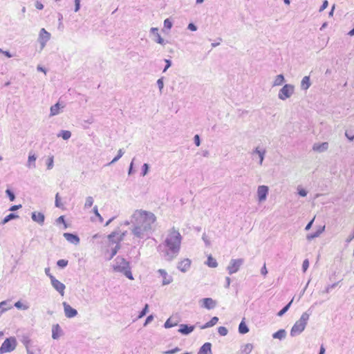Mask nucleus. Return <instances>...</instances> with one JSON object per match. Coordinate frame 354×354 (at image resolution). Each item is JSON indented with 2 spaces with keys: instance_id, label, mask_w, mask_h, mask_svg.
I'll return each instance as SVG.
<instances>
[{
  "instance_id": "nucleus-1",
  "label": "nucleus",
  "mask_w": 354,
  "mask_h": 354,
  "mask_svg": "<svg viewBox=\"0 0 354 354\" xmlns=\"http://www.w3.org/2000/svg\"><path fill=\"white\" fill-rule=\"evenodd\" d=\"M156 216L151 212L137 209L131 217V232L135 239H145L149 237L156 222Z\"/></svg>"
},
{
  "instance_id": "nucleus-2",
  "label": "nucleus",
  "mask_w": 354,
  "mask_h": 354,
  "mask_svg": "<svg viewBox=\"0 0 354 354\" xmlns=\"http://www.w3.org/2000/svg\"><path fill=\"white\" fill-rule=\"evenodd\" d=\"M182 236L180 232L172 228L165 239L162 245L165 247L164 257L168 261H172L180 252Z\"/></svg>"
},
{
  "instance_id": "nucleus-3",
  "label": "nucleus",
  "mask_w": 354,
  "mask_h": 354,
  "mask_svg": "<svg viewBox=\"0 0 354 354\" xmlns=\"http://www.w3.org/2000/svg\"><path fill=\"white\" fill-rule=\"evenodd\" d=\"M113 266L115 272L122 273L129 279L133 280V277L131 271L130 263L124 258L118 256L114 261Z\"/></svg>"
},
{
  "instance_id": "nucleus-4",
  "label": "nucleus",
  "mask_w": 354,
  "mask_h": 354,
  "mask_svg": "<svg viewBox=\"0 0 354 354\" xmlns=\"http://www.w3.org/2000/svg\"><path fill=\"white\" fill-rule=\"evenodd\" d=\"M311 314L312 311L310 310V308L303 313L300 319L295 323L291 328L290 335L292 337H295L301 334L304 330Z\"/></svg>"
},
{
  "instance_id": "nucleus-5",
  "label": "nucleus",
  "mask_w": 354,
  "mask_h": 354,
  "mask_svg": "<svg viewBox=\"0 0 354 354\" xmlns=\"http://www.w3.org/2000/svg\"><path fill=\"white\" fill-rule=\"evenodd\" d=\"M17 345V339L15 337L6 338L0 347V354L10 353L14 351Z\"/></svg>"
},
{
  "instance_id": "nucleus-6",
  "label": "nucleus",
  "mask_w": 354,
  "mask_h": 354,
  "mask_svg": "<svg viewBox=\"0 0 354 354\" xmlns=\"http://www.w3.org/2000/svg\"><path fill=\"white\" fill-rule=\"evenodd\" d=\"M295 92V86L290 84H285L279 91L278 97L281 100L290 98Z\"/></svg>"
},
{
  "instance_id": "nucleus-7",
  "label": "nucleus",
  "mask_w": 354,
  "mask_h": 354,
  "mask_svg": "<svg viewBox=\"0 0 354 354\" xmlns=\"http://www.w3.org/2000/svg\"><path fill=\"white\" fill-rule=\"evenodd\" d=\"M244 262L243 259H231L228 266L227 267V270L230 274H232L239 271L240 267L243 265Z\"/></svg>"
},
{
  "instance_id": "nucleus-8",
  "label": "nucleus",
  "mask_w": 354,
  "mask_h": 354,
  "mask_svg": "<svg viewBox=\"0 0 354 354\" xmlns=\"http://www.w3.org/2000/svg\"><path fill=\"white\" fill-rule=\"evenodd\" d=\"M50 38V34L45 30V28H41L39 31L38 41L41 45V49L44 48L47 43V41Z\"/></svg>"
},
{
  "instance_id": "nucleus-9",
  "label": "nucleus",
  "mask_w": 354,
  "mask_h": 354,
  "mask_svg": "<svg viewBox=\"0 0 354 354\" xmlns=\"http://www.w3.org/2000/svg\"><path fill=\"white\" fill-rule=\"evenodd\" d=\"M50 282L53 287L62 295H64L65 285L57 280L54 276H50Z\"/></svg>"
},
{
  "instance_id": "nucleus-10",
  "label": "nucleus",
  "mask_w": 354,
  "mask_h": 354,
  "mask_svg": "<svg viewBox=\"0 0 354 354\" xmlns=\"http://www.w3.org/2000/svg\"><path fill=\"white\" fill-rule=\"evenodd\" d=\"M64 311L67 318H73L77 315V310L71 307L67 302H63Z\"/></svg>"
},
{
  "instance_id": "nucleus-11",
  "label": "nucleus",
  "mask_w": 354,
  "mask_h": 354,
  "mask_svg": "<svg viewBox=\"0 0 354 354\" xmlns=\"http://www.w3.org/2000/svg\"><path fill=\"white\" fill-rule=\"evenodd\" d=\"M268 194V187L266 185H261L257 189V196L259 202L265 201Z\"/></svg>"
},
{
  "instance_id": "nucleus-12",
  "label": "nucleus",
  "mask_w": 354,
  "mask_h": 354,
  "mask_svg": "<svg viewBox=\"0 0 354 354\" xmlns=\"http://www.w3.org/2000/svg\"><path fill=\"white\" fill-rule=\"evenodd\" d=\"M201 302H202L201 306L208 310L213 309L216 306V301L210 297L204 298L201 300Z\"/></svg>"
},
{
  "instance_id": "nucleus-13",
  "label": "nucleus",
  "mask_w": 354,
  "mask_h": 354,
  "mask_svg": "<svg viewBox=\"0 0 354 354\" xmlns=\"http://www.w3.org/2000/svg\"><path fill=\"white\" fill-rule=\"evenodd\" d=\"M63 236L71 243H73L75 245L80 243V239L76 234L65 232L64 233Z\"/></svg>"
},
{
  "instance_id": "nucleus-14",
  "label": "nucleus",
  "mask_w": 354,
  "mask_h": 354,
  "mask_svg": "<svg viewBox=\"0 0 354 354\" xmlns=\"http://www.w3.org/2000/svg\"><path fill=\"white\" fill-rule=\"evenodd\" d=\"M64 335V332L58 324H53L52 326V338L58 339Z\"/></svg>"
},
{
  "instance_id": "nucleus-15",
  "label": "nucleus",
  "mask_w": 354,
  "mask_h": 354,
  "mask_svg": "<svg viewBox=\"0 0 354 354\" xmlns=\"http://www.w3.org/2000/svg\"><path fill=\"white\" fill-rule=\"evenodd\" d=\"M31 218L35 222L39 223L41 225H44V223L45 216L44 214L41 212H32Z\"/></svg>"
},
{
  "instance_id": "nucleus-16",
  "label": "nucleus",
  "mask_w": 354,
  "mask_h": 354,
  "mask_svg": "<svg viewBox=\"0 0 354 354\" xmlns=\"http://www.w3.org/2000/svg\"><path fill=\"white\" fill-rule=\"evenodd\" d=\"M195 328L194 326L182 324L180 325L178 332L183 335H187L190 334Z\"/></svg>"
},
{
  "instance_id": "nucleus-17",
  "label": "nucleus",
  "mask_w": 354,
  "mask_h": 354,
  "mask_svg": "<svg viewBox=\"0 0 354 354\" xmlns=\"http://www.w3.org/2000/svg\"><path fill=\"white\" fill-rule=\"evenodd\" d=\"M266 153V150L265 149H259V147H257L254 150H253V151L252 152V156L257 155L259 158V164L260 165H262L263 161L265 158Z\"/></svg>"
},
{
  "instance_id": "nucleus-18",
  "label": "nucleus",
  "mask_w": 354,
  "mask_h": 354,
  "mask_svg": "<svg viewBox=\"0 0 354 354\" xmlns=\"http://www.w3.org/2000/svg\"><path fill=\"white\" fill-rule=\"evenodd\" d=\"M190 266L191 261L189 259H185L178 263L177 268L181 272H185L189 269Z\"/></svg>"
},
{
  "instance_id": "nucleus-19",
  "label": "nucleus",
  "mask_w": 354,
  "mask_h": 354,
  "mask_svg": "<svg viewBox=\"0 0 354 354\" xmlns=\"http://www.w3.org/2000/svg\"><path fill=\"white\" fill-rule=\"evenodd\" d=\"M150 32L154 35L155 38H154V41L158 43V44H160L161 45H165V41L161 37V36L160 35V34L158 33V28H151L150 29Z\"/></svg>"
},
{
  "instance_id": "nucleus-20",
  "label": "nucleus",
  "mask_w": 354,
  "mask_h": 354,
  "mask_svg": "<svg viewBox=\"0 0 354 354\" xmlns=\"http://www.w3.org/2000/svg\"><path fill=\"white\" fill-rule=\"evenodd\" d=\"M197 354H212V344L210 342L205 343L199 349Z\"/></svg>"
},
{
  "instance_id": "nucleus-21",
  "label": "nucleus",
  "mask_w": 354,
  "mask_h": 354,
  "mask_svg": "<svg viewBox=\"0 0 354 354\" xmlns=\"http://www.w3.org/2000/svg\"><path fill=\"white\" fill-rule=\"evenodd\" d=\"M328 148V143L326 142H322L321 144H315L313 145V150L318 152H324L326 151Z\"/></svg>"
},
{
  "instance_id": "nucleus-22",
  "label": "nucleus",
  "mask_w": 354,
  "mask_h": 354,
  "mask_svg": "<svg viewBox=\"0 0 354 354\" xmlns=\"http://www.w3.org/2000/svg\"><path fill=\"white\" fill-rule=\"evenodd\" d=\"M158 272L162 277V285H168L172 281V279L171 277H168L167 272L165 270L160 269Z\"/></svg>"
},
{
  "instance_id": "nucleus-23",
  "label": "nucleus",
  "mask_w": 354,
  "mask_h": 354,
  "mask_svg": "<svg viewBox=\"0 0 354 354\" xmlns=\"http://www.w3.org/2000/svg\"><path fill=\"white\" fill-rule=\"evenodd\" d=\"M311 85L310 80L309 76H305L303 77L301 82V89L303 91L308 90Z\"/></svg>"
},
{
  "instance_id": "nucleus-24",
  "label": "nucleus",
  "mask_w": 354,
  "mask_h": 354,
  "mask_svg": "<svg viewBox=\"0 0 354 354\" xmlns=\"http://www.w3.org/2000/svg\"><path fill=\"white\" fill-rule=\"evenodd\" d=\"M324 230H325L324 225L322 227H319V228L318 230H317V231L315 232L308 234L306 236V239L308 241H311V240L314 239L315 238L319 236L320 234L324 231Z\"/></svg>"
},
{
  "instance_id": "nucleus-25",
  "label": "nucleus",
  "mask_w": 354,
  "mask_h": 354,
  "mask_svg": "<svg viewBox=\"0 0 354 354\" xmlns=\"http://www.w3.org/2000/svg\"><path fill=\"white\" fill-rule=\"evenodd\" d=\"M286 336V331L285 329H280L272 334L274 339H283Z\"/></svg>"
},
{
  "instance_id": "nucleus-26",
  "label": "nucleus",
  "mask_w": 354,
  "mask_h": 354,
  "mask_svg": "<svg viewBox=\"0 0 354 354\" xmlns=\"http://www.w3.org/2000/svg\"><path fill=\"white\" fill-rule=\"evenodd\" d=\"M119 234V232L118 231H115V232H113L112 233H111L109 236H108V239L109 241V242L112 243H116L117 244H120V241H118V236L117 235Z\"/></svg>"
},
{
  "instance_id": "nucleus-27",
  "label": "nucleus",
  "mask_w": 354,
  "mask_h": 354,
  "mask_svg": "<svg viewBox=\"0 0 354 354\" xmlns=\"http://www.w3.org/2000/svg\"><path fill=\"white\" fill-rule=\"evenodd\" d=\"M249 332V328L245 324L244 319L241 322L239 326V333L241 334H246Z\"/></svg>"
},
{
  "instance_id": "nucleus-28",
  "label": "nucleus",
  "mask_w": 354,
  "mask_h": 354,
  "mask_svg": "<svg viewBox=\"0 0 354 354\" xmlns=\"http://www.w3.org/2000/svg\"><path fill=\"white\" fill-rule=\"evenodd\" d=\"M37 159V156L35 154H31L30 153L28 156V165L27 166L30 168H35V160Z\"/></svg>"
},
{
  "instance_id": "nucleus-29",
  "label": "nucleus",
  "mask_w": 354,
  "mask_h": 354,
  "mask_svg": "<svg viewBox=\"0 0 354 354\" xmlns=\"http://www.w3.org/2000/svg\"><path fill=\"white\" fill-rule=\"evenodd\" d=\"M253 349V345L252 344H246L243 346L241 347V354H250Z\"/></svg>"
},
{
  "instance_id": "nucleus-30",
  "label": "nucleus",
  "mask_w": 354,
  "mask_h": 354,
  "mask_svg": "<svg viewBox=\"0 0 354 354\" xmlns=\"http://www.w3.org/2000/svg\"><path fill=\"white\" fill-rule=\"evenodd\" d=\"M57 137H62L64 140H67L71 137V132L67 130H62L57 134Z\"/></svg>"
},
{
  "instance_id": "nucleus-31",
  "label": "nucleus",
  "mask_w": 354,
  "mask_h": 354,
  "mask_svg": "<svg viewBox=\"0 0 354 354\" xmlns=\"http://www.w3.org/2000/svg\"><path fill=\"white\" fill-rule=\"evenodd\" d=\"M19 216L15 213H10L8 215H7L1 222V225H5L8 222H9L11 220H13L15 218H18Z\"/></svg>"
},
{
  "instance_id": "nucleus-32",
  "label": "nucleus",
  "mask_w": 354,
  "mask_h": 354,
  "mask_svg": "<svg viewBox=\"0 0 354 354\" xmlns=\"http://www.w3.org/2000/svg\"><path fill=\"white\" fill-rule=\"evenodd\" d=\"M285 82V78L283 75L279 74L276 76L275 80L273 83V86H280L283 84V83Z\"/></svg>"
},
{
  "instance_id": "nucleus-33",
  "label": "nucleus",
  "mask_w": 354,
  "mask_h": 354,
  "mask_svg": "<svg viewBox=\"0 0 354 354\" xmlns=\"http://www.w3.org/2000/svg\"><path fill=\"white\" fill-rule=\"evenodd\" d=\"M292 301L293 299L289 303H288L284 307H283V308L277 313V316L282 317L290 308Z\"/></svg>"
},
{
  "instance_id": "nucleus-34",
  "label": "nucleus",
  "mask_w": 354,
  "mask_h": 354,
  "mask_svg": "<svg viewBox=\"0 0 354 354\" xmlns=\"http://www.w3.org/2000/svg\"><path fill=\"white\" fill-rule=\"evenodd\" d=\"M207 265L210 268H216L218 266L216 260L211 255L207 257Z\"/></svg>"
},
{
  "instance_id": "nucleus-35",
  "label": "nucleus",
  "mask_w": 354,
  "mask_h": 354,
  "mask_svg": "<svg viewBox=\"0 0 354 354\" xmlns=\"http://www.w3.org/2000/svg\"><path fill=\"white\" fill-rule=\"evenodd\" d=\"M60 108V104L59 102L56 103L53 106L50 107V115H56L59 113V110Z\"/></svg>"
},
{
  "instance_id": "nucleus-36",
  "label": "nucleus",
  "mask_w": 354,
  "mask_h": 354,
  "mask_svg": "<svg viewBox=\"0 0 354 354\" xmlns=\"http://www.w3.org/2000/svg\"><path fill=\"white\" fill-rule=\"evenodd\" d=\"M124 153V151L122 149H120L118 151V155L109 163V165H112L116 162Z\"/></svg>"
},
{
  "instance_id": "nucleus-37",
  "label": "nucleus",
  "mask_w": 354,
  "mask_h": 354,
  "mask_svg": "<svg viewBox=\"0 0 354 354\" xmlns=\"http://www.w3.org/2000/svg\"><path fill=\"white\" fill-rule=\"evenodd\" d=\"M11 308L12 306L8 301H3L0 303V308H2L5 312Z\"/></svg>"
},
{
  "instance_id": "nucleus-38",
  "label": "nucleus",
  "mask_w": 354,
  "mask_h": 354,
  "mask_svg": "<svg viewBox=\"0 0 354 354\" xmlns=\"http://www.w3.org/2000/svg\"><path fill=\"white\" fill-rule=\"evenodd\" d=\"M148 312H149V305L147 304H146L145 305L144 308H142V310L140 312L138 318L140 319V318L145 317Z\"/></svg>"
},
{
  "instance_id": "nucleus-39",
  "label": "nucleus",
  "mask_w": 354,
  "mask_h": 354,
  "mask_svg": "<svg viewBox=\"0 0 354 354\" xmlns=\"http://www.w3.org/2000/svg\"><path fill=\"white\" fill-rule=\"evenodd\" d=\"M149 171V165L147 163H144L142 167V171L140 173V175L142 176H145Z\"/></svg>"
},
{
  "instance_id": "nucleus-40",
  "label": "nucleus",
  "mask_w": 354,
  "mask_h": 354,
  "mask_svg": "<svg viewBox=\"0 0 354 354\" xmlns=\"http://www.w3.org/2000/svg\"><path fill=\"white\" fill-rule=\"evenodd\" d=\"M93 204V198L92 196H88L86 198V202L84 204V208L88 209L91 207Z\"/></svg>"
},
{
  "instance_id": "nucleus-41",
  "label": "nucleus",
  "mask_w": 354,
  "mask_h": 354,
  "mask_svg": "<svg viewBox=\"0 0 354 354\" xmlns=\"http://www.w3.org/2000/svg\"><path fill=\"white\" fill-rule=\"evenodd\" d=\"M68 263V260L59 259L57 261V266L60 268H64Z\"/></svg>"
},
{
  "instance_id": "nucleus-42",
  "label": "nucleus",
  "mask_w": 354,
  "mask_h": 354,
  "mask_svg": "<svg viewBox=\"0 0 354 354\" xmlns=\"http://www.w3.org/2000/svg\"><path fill=\"white\" fill-rule=\"evenodd\" d=\"M6 194L8 196V197L9 198L10 201H14L15 200V198H16L15 194L11 189H7L6 190Z\"/></svg>"
},
{
  "instance_id": "nucleus-43",
  "label": "nucleus",
  "mask_w": 354,
  "mask_h": 354,
  "mask_svg": "<svg viewBox=\"0 0 354 354\" xmlns=\"http://www.w3.org/2000/svg\"><path fill=\"white\" fill-rule=\"evenodd\" d=\"M60 201H61V199L59 197V193H57L55 195V207H59V208L63 207V204L61 203Z\"/></svg>"
},
{
  "instance_id": "nucleus-44",
  "label": "nucleus",
  "mask_w": 354,
  "mask_h": 354,
  "mask_svg": "<svg viewBox=\"0 0 354 354\" xmlns=\"http://www.w3.org/2000/svg\"><path fill=\"white\" fill-rule=\"evenodd\" d=\"M21 342L25 346L26 348H29V345L31 343V339L28 337L24 336Z\"/></svg>"
},
{
  "instance_id": "nucleus-45",
  "label": "nucleus",
  "mask_w": 354,
  "mask_h": 354,
  "mask_svg": "<svg viewBox=\"0 0 354 354\" xmlns=\"http://www.w3.org/2000/svg\"><path fill=\"white\" fill-rule=\"evenodd\" d=\"M173 26V22L169 18L164 21V28L170 30Z\"/></svg>"
},
{
  "instance_id": "nucleus-46",
  "label": "nucleus",
  "mask_w": 354,
  "mask_h": 354,
  "mask_svg": "<svg viewBox=\"0 0 354 354\" xmlns=\"http://www.w3.org/2000/svg\"><path fill=\"white\" fill-rule=\"evenodd\" d=\"M177 325L176 322H172L171 318H169L165 323L164 326L166 328H171Z\"/></svg>"
},
{
  "instance_id": "nucleus-47",
  "label": "nucleus",
  "mask_w": 354,
  "mask_h": 354,
  "mask_svg": "<svg viewBox=\"0 0 354 354\" xmlns=\"http://www.w3.org/2000/svg\"><path fill=\"white\" fill-rule=\"evenodd\" d=\"M345 136L351 141L354 140V131L351 130H346Z\"/></svg>"
},
{
  "instance_id": "nucleus-48",
  "label": "nucleus",
  "mask_w": 354,
  "mask_h": 354,
  "mask_svg": "<svg viewBox=\"0 0 354 354\" xmlns=\"http://www.w3.org/2000/svg\"><path fill=\"white\" fill-rule=\"evenodd\" d=\"M218 333L221 336H225L227 335L228 330L225 326H220L218 328Z\"/></svg>"
},
{
  "instance_id": "nucleus-49",
  "label": "nucleus",
  "mask_w": 354,
  "mask_h": 354,
  "mask_svg": "<svg viewBox=\"0 0 354 354\" xmlns=\"http://www.w3.org/2000/svg\"><path fill=\"white\" fill-rule=\"evenodd\" d=\"M120 248V244H117L113 248H112L111 250V256L109 257V259H111L118 252V251L119 250V249Z\"/></svg>"
},
{
  "instance_id": "nucleus-50",
  "label": "nucleus",
  "mask_w": 354,
  "mask_h": 354,
  "mask_svg": "<svg viewBox=\"0 0 354 354\" xmlns=\"http://www.w3.org/2000/svg\"><path fill=\"white\" fill-rule=\"evenodd\" d=\"M17 309L26 310L28 306L24 305L20 301H17L14 305Z\"/></svg>"
},
{
  "instance_id": "nucleus-51",
  "label": "nucleus",
  "mask_w": 354,
  "mask_h": 354,
  "mask_svg": "<svg viewBox=\"0 0 354 354\" xmlns=\"http://www.w3.org/2000/svg\"><path fill=\"white\" fill-rule=\"evenodd\" d=\"M338 283H339V282H336V283H333L331 285H328L326 288V289L324 291V292L327 293V294L329 293L332 289L335 288L338 285Z\"/></svg>"
},
{
  "instance_id": "nucleus-52",
  "label": "nucleus",
  "mask_w": 354,
  "mask_h": 354,
  "mask_svg": "<svg viewBox=\"0 0 354 354\" xmlns=\"http://www.w3.org/2000/svg\"><path fill=\"white\" fill-rule=\"evenodd\" d=\"M180 351V348L176 347L173 349L163 351L162 353L163 354H175V353L179 352Z\"/></svg>"
},
{
  "instance_id": "nucleus-53",
  "label": "nucleus",
  "mask_w": 354,
  "mask_h": 354,
  "mask_svg": "<svg viewBox=\"0 0 354 354\" xmlns=\"http://www.w3.org/2000/svg\"><path fill=\"white\" fill-rule=\"evenodd\" d=\"M93 213L99 218L100 222L102 223L104 219H103L102 216L100 214L97 206H95L93 207Z\"/></svg>"
},
{
  "instance_id": "nucleus-54",
  "label": "nucleus",
  "mask_w": 354,
  "mask_h": 354,
  "mask_svg": "<svg viewBox=\"0 0 354 354\" xmlns=\"http://www.w3.org/2000/svg\"><path fill=\"white\" fill-rule=\"evenodd\" d=\"M163 79L164 77H162L160 78H159L158 80H157V85L159 88V90L160 91V93H162V90L164 87V82H163Z\"/></svg>"
},
{
  "instance_id": "nucleus-55",
  "label": "nucleus",
  "mask_w": 354,
  "mask_h": 354,
  "mask_svg": "<svg viewBox=\"0 0 354 354\" xmlns=\"http://www.w3.org/2000/svg\"><path fill=\"white\" fill-rule=\"evenodd\" d=\"M164 61H165L166 65H165V68H163L162 72L165 73L167 71V69L171 66L172 62L170 59H165Z\"/></svg>"
},
{
  "instance_id": "nucleus-56",
  "label": "nucleus",
  "mask_w": 354,
  "mask_h": 354,
  "mask_svg": "<svg viewBox=\"0 0 354 354\" xmlns=\"http://www.w3.org/2000/svg\"><path fill=\"white\" fill-rule=\"evenodd\" d=\"M134 160H135V158H133V160H131V162L130 163L129 167L128 174L129 176L132 175L135 172V170L133 169Z\"/></svg>"
},
{
  "instance_id": "nucleus-57",
  "label": "nucleus",
  "mask_w": 354,
  "mask_h": 354,
  "mask_svg": "<svg viewBox=\"0 0 354 354\" xmlns=\"http://www.w3.org/2000/svg\"><path fill=\"white\" fill-rule=\"evenodd\" d=\"M56 222L57 223H63L64 225V228H67L68 226L65 221L64 216H60L59 218H57Z\"/></svg>"
},
{
  "instance_id": "nucleus-58",
  "label": "nucleus",
  "mask_w": 354,
  "mask_h": 354,
  "mask_svg": "<svg viewBox=\"0 0 354 354\" xmlns=\"http://www.w3.org/2000/svg\"><path fill=\"white\" fill-rule=\"evenodd\" d=\"M46 165H47L48 169H51L53 168V156L48 158L47 162H46Z\"/></svg>"
},
{
  "instance_id": "nucleus-59",
  "label": "nucleus",
  "mask_w": 354,
  "mask_h": 354,
  "mask_svg": "<svg viewBox=\"0 0 354 354\" xmlns=\"http://www.w3.org/2000/svg\"><path fill=\"white\" fill-rule=\"evenodd\" d=\"M309 267V261L308 259H305L304 261H303V263H302V270H303V272H306L307 270V269Z\"/></svg>"
},
{
  "instance_id": "nucleus-60",
  "label": "nucleus",
  "mask_w": 354,
  "mask_h": 354,
  "mask_svg": "<svg viewBox=\"0 0 354 354\" xmlns=\"http://www.w3.org/2000/svg\"><path fill=\"white\" fill-rule=\"evenodd\" d=\"M153 319V315H149L146 319H145V322L144 323V326H147L151 322H152Z\"/></svg>"
},
{
  "instance_id": "nucleus-61",
  "label": "nucleus",
  "mask_w": 354,
  "mask_h": 354,
  "mask_svg": "<svg viewBox=\"0 0 354 354\" xmlns=\"http://www.w3.org/2000/svg\"><path fill=\"white\" fill-rule=\"evenodd\" d=\"M194 144L197 147L200 146V145H201V138H200L199 135L196 134V135L194 136Z\"/></svg>"
},
{
  "instance_id": "nucleus-62",
  "label": "nucleus",
  "mask_w": 354,
  "mask_h": 354,
  "mask_svg": "<svg viewBox=\"0 0 354 354\" xmlns=\"http://www.w3.org/2000/svg\"><path fill=\"white\" fill-rule=\"evenodd\" d=\"M202 239H203V241L205 242L206 246L210 245V241L208 239L207 236L206 235L205 233H203V234L202 236Z\"/></svg>"
},
{
  "instance_id": "nucleus-63",
  "label": "nucleus",
  "mask_w": 354,
  "mask_h": 354,
  "mask_svg": "<svg viewBox=\"0 0 354 354\" xmlns=\"http://www.w3.org/2000/svg\"><path fill=\"white\" fill-rule=\"evenodd\" d=\"M75 8L74 11L75 12H78L80 9V0H75Z\"/></svg>"
},
{
  "instance_id": "nucleus-64",
  "label": "nucleus",
  "mask_w": 354,
  "mask_h": 354,
  "mask_svg": "<svg viewBox=\"0 0 354 354\" xmlns=\"http://www.w3.org/2000/svg\"><path fill=\"white\" fill-rule=\"evenodd\" d=\"M298 194L299 196H301L302 197H305V196H306L308 192L306 189L301 188V189H298Z\"/></svg>"
}]
</instances>
